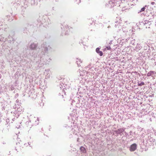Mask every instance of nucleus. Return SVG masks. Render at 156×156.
Returning a JSON list of instances; mask_svg holds the SVG:
<instances>
[{
	"label": "nucleus",
	"instance_id": "f257e3e1",
	"mask_svg": "<svg viewBox=\"0 0 156 156\" xmlns=\"http://www.w3.org/2000/svg\"><path fill=\"white\" fill-rule=\"evenodd\" d=\"M137 148V145L135 144H132L129 148V150L131 151H135Z\"/></svg>",
	"mask_w": 156,
	"mask_h": 156
},
{
	"label": "nucleus",
	"instance_id": "f03ea898",
	"mask_svg": "<svg viewBox=\"0 0 156 156\" xmlns=\"http://www.w3.org/2000/svg\"><path fill=\"white\" fill-rule=\"evenodd\" d=\"M124 129H117L116 131V133H122L124 131Z\"/></svg>",
	"mask_w": 156,
	"mask_h": 156
},
{
	"label": "nucleus",
	"instance_id": "7ed1b4c3",
	"mask_svg": "<svg viewBox=\"0 0 156 156\" xmlns=\"http://www.w3.org/2000/svg\"><path fill=\"white\" fill-rule=\"evenodd\" d=\"M155 72L154 71H150L147 74V76H151L154 74Z\"/></svg>",
	"mask_w": 156,
	"mask_h": 156
},
{
	"label": "nucleus",
	"instance_id": "20e7f679",
	"mask_svg": "<svg viewBox=\"0 0 156 156\" xmlns=\"http://www.w3.org/2000/svg\"><path fill=\"white\" fill-rule=\"evenodd\" d=\"M37 47V45L34 43L32 44L31 45V49H35Z\"/></svg>",
	"mask_w": 156,
	"mask_h": 156
},
{
	"label": "nucleus",
	"instance_id": "39448f33",
	"mask_svg": "<svg viewBox=\"0 0 156 156\" xmlns=\"http://www.w3.org/2000/svg\"><path fill=\"white\" fill-rule=\"evenodd\" d=\"M96 52L99 54L100 56L103 55V53L102 51L99 50L100 49H96Z\"/></svg>",
	"mask_w": 156,
	"mask_h": 156
},
{
	"label": "nucleus",
	"instance_id": "423d86ee",
	"mask_svg": "<svg viewBox=\"0 0 156 156\" xmlns=\"http://www.w3.org/2000/svg\"><path fill=\"white\" fill-rule=\"evenodd\" d=\"M80 151H82L83 153H85L86 151V150L85 148L83 146H81L80 147Z\"/></svg>",
	"mask_w": 156,
	"mask_h": 156
},
{
	"label": "nucleus",
	"instance_id": "0eeeda50",
	"mask_svg": "<svg viewBox=\"0 0 156 156\" xmlns=\"http://www.w3.org/2000/svg\"><path fill=\"white\" fill-rule=\"evenodd\" d=\"M144 85V82H142L140 83H138V85L139 86H142Z\"/></svg>",
	"mask_w": 156,
	"mask_h": 156
},
{
	"label": "nucleus",
	"instance_id": "6e6552de",
	"mask_svg": "<svg viewBox=\"0 0 156 156\" xmlns=\"http://www.w3.org/2000/svg\"><path fill=\"white\" fill-rule=\"evenodd\" d=\"M145 7H143L140 10V12H141L144 11H145Z\"/></svg>",
	"mask_w": 156,
	"mask_h": 156
},
{
	"label": "nucleus",
	"instance_id": "1a4fd4ad",
	"mask_svg": "<svg viewBox=\"0 0 156 156\" xmlns=\"http://www.w3.org/2000/svg\"><path fill=\"white\" fill-rule=\"evenodd\" d=\"M66 27V29H67L68 28V29H69V27H68V26H67V27Z\"/></svg>",
	"mask_w": 156,
	"mask_h": 156
},
{
	"label": "nucleus",
	"instance_id": "9d476101",
	"mask_svg": "<svg viewBox=\"0 0 156 156\" xmlns=\"http://www.w3.org/2000/svg\"><path fill=\"white\" fill-rule=\"evenodd\" d=\"M96 49H99V48H98Z\"/></svg>",
	"mask_w": 156,
	"mask_h": 156
}]
</instances>
